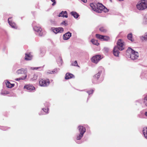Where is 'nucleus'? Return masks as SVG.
Returning a JSON list of instances; mask_svg holds the SVG:
<instances>
[{
  "label": "nucleus",
  "instance_id": "1",
  "mask_svg": "<svg viewBox=\"0 0 147 147\" xmlns=\"http://www.w3.org/2000/svg\"><path fill=\"white\" fill-rule=\"evenodd\" d=\"M117 47H115L113 49V54L116 56H118L119 55V50H123L124 49V42L121 39H119L117 42Z\"/></svg>",
  "mask_w": 147,
  "mask_h": 147
},
{
  "label": "nucleus",
  "instance_id": "2",
  "mask_svg": "<svg viewBox=\"0 0 147 147\" xmlns=\"http://www.w3.org/2000/svg\"><path fill=\"white\" fill-rule=\"evenodd\" d=\"M127 52L129 53V57L132 60L137 59L139 57L138 53L135 51L130 48H128L127 50Z\"/></svg>",
  "mask_w": 147,
  "mask_h": 147
},
{
  "label": "nucleus",
  "instance_id": "3",
  "mask_svg": "<svg viewBox=\"0 0 147 147\" xmlns=\"http://www.w3.org/2000/svg\"><path fill=\"white\" fill-rule=\"evenodd\" d=\"M136 7L139 10H143L147 8V0H142L138 3Z\"/></svg>",
  "mask_w": 147,
  "mask_h": 147
},
{
  "label": "nucleus",
  "instance_id": "4",
  "mask_svg": "<svg viewBox=\"0 0 147 147\" xmlns=\"http://www.w3.org/2000/svg\"><path fill=\"white\" fill-rule=\"evenodd\" d=\"M27 70L26 69L22 68L18 69L16 71L17 73L18 74H22L23 76L22 77H20L19 78H17L15 80L16 81H19L20 80H24L27 77L26 75Z\"/></svg>",
  "mask_w": 147,
  "mask_h": 147
},
{
  "label": "nucleus",
  "instance_id": "5",
  "mask_svg": "<svg viewBox=\"0 0 147 147\" xmlns=\"http://www.w3.org/2000/svg\"><path fill=\"white\" fill-rule=\"evenodd\" d=\"M39 84L42 87H47L50 83L49 80L48 79H41L39 81Z\"/></svg>",
  "mask_w": 147,
  "mask_h": 147
},
{
  "label": "nucleus",
  "instance_id": "6",
  "mask_svg": "<svg viewBox=\"0 0 147 147\" xmlns=\"http://www.w3.org/2000/svg\"><path fill=\"white\" fill-rule=\"evenodd\" d=\"M95 36L97 38L101 40L107 41L110 39V38L108 36H103L98 34H96Z\"/></svg>",
  "mask_w": 147,
  "mask_h": 147
},
{
  "label": "nucleus",
  "instance_id": "7",
  "mask_svg": "<svg viewBox=\"0 0 147 147\" xmlns=\"http://www.w3.org/2000/svg\"><path fill=\"white\" fill-rule=\"evenodd\" d=\"M101 59L100 55H98L93 56L91 58V61L92 62L97 63Z\"/></svg>",
  "mask_w": 147,
  "mask_h": 147
},
{
  "label": "nucleus",
  "instance_id": "8",
  "mask_svg": "<svg viewBox=\"0 0 147 147\" xmlns=\"http://www.w3.org/2000/svg\"><path fill=\"white\" fill-rule=\"evenodd\" d=\"M51 29L55 34L62 33L63 31V29L61 27L52 28Z\"/></svg>",
  "mask_w": 147,
  "mask_h": 147
},
{
  "label": "nucleus",
  "instance_id": "9",
  "mask_svg": "<svg viewBox=\"0 0 147 147\" xmlns=\"http://www.w3.org/2000/svg\"><path fill=\"white\" fill-rule=\"evenodd\" d=\"M34 30L37 32L38 35L40 36H42L43 35V33L42 31V29L41 27L35 26L34 27Z\"/></svg>",
  "mask_w": 147,
  "mask_h": 147
},
{
  "label": "nucleus",
  "instance_id": "10",
  "mask_svg": "<svg viewBox=\"0 0 147 147\" xmlns=\"http://www.w3.org/2000/svg\"><path fill=\"white\" fill-rule=\"evenodd\" d=\"M96 11L98 13H101L102 11L103 8L104 7V6L101 3H98L96 5Z\"/></svg>",
  "mask_w": 147,
  "mask_h": 147
},
{
  "label": "nucleus",
  "instance_id": "11",
  "mask_svg": "<svg viewBox=\"0 0 147 147\" xmlns=\"http://www.w3.org/2000/svg\"><path fill=\"white\" fill-rule=\"evenodd\" d=\"M12 18H8V21L9 25L13 28L15 29H17L18 26L14 22L10 20Z\"/></svg>",
  "mask_w": 147,
  "mask_h": 147
},
{
  "label": "nucleus",
  "instance_id": "12",
  "mask_svg": "<svg viewBox=\"0 0 147 147\" xmlns=\"http://www.w3.org/2000/svg\"><path fill=\"white\" fill-rule=\"evenodd\" d=\"M24 89H26L29 91H31L35 89V87L32 85L30 84L26 85L24 87Z\"/></svg>",
  "mask_w": 147,
  "mask_h": 147
},
{
  "label": "nucleus",
  "instance_id": "13",
  "mask_svg": "<svg viewBox=\"0 0 147 147\" xmlns=\"http://www.w3.org/2000/svg\"><path fill=\"white\" fill-rule=\"evenodd\" d=\"M71 33L68 32L63 35V39L64 40H67L71 36Z\"/></svg>",
  "mask_w": 147,
  "mask_h": 147
},
{
  "label": "nucleus",
  "instance_id": "14",
  "mask_svg": "<svg viewBox=\"0 0 147 147\" xmlns=\"http://www.w3.org/2000/svg\"><path fill=\"white\" fill-rule=\"evenodd\" d=\"M32 56L30 53H26L24 59L26 61L31 60L32 58Z\"/></svg>",
  "mask_w": 147,
  "mask_h": 147
},
{
  "label": "nucleus",
  "instance_id": "15",
  "mask_svg": "<svg viewBox=\"0 0 147 147\" xmlns=\"http://www.w3.org/2000/svg\"><path fill=\"white\" fill-rule=\"evenodd\" d=\"M78 128H79V130L80 133H82L84 134V133L86 131V129L85 128L81 125L79 126L78 127Z\"/></svg>",
  "mask_w": 147,
  "mask_h": 147
},
{
  "label": "nucleus",
  "instance_id": "16",
  "mask_svg": "<svg viewBox=\"0 0 147 147\" xmlns=\"http://www.w3.org/2000/svg\"><path fill=\"white\" fill-rule=\"evenodd\" d=\"M74 76V75L70 73H68L65 74V79L66 80H67L71 78H72Z\"/></svg>",
  "mask_w": 147,
  "mask_h": 147
},
{
  "label": "nucleus",
  "instance_id": "17",
  "mask_svg": "<svg viewBox=\"0 0 147 147\" xmlns=\"http://www.w3.org/2000/svg\"><path fill=\"white\" fill-rule=\"evenodd\" d=\"M62 13H63V15H62L63 17H65L66 18L68 17L67 13L66 11H62L59 13L58 16V17H60V16H61Z\"/></svg>",
  "mask_w": 147,
  "mask_h": 147
},
{
  "label": "nucleus",
  "instance_id": "18",
  "mask_svg": "<svg viewBox=\"0 0 147 147\" xmlns=\"http://www.w3.org/2000/svg\"><path fill=\"white\" fill-rule=\"evenodd\" d=\"M70 13L72 16H73L76 18H78L79 16L78 14L76 12L72 11Z\"/></svg>",
  "mask_w": 147,
  "mask_h": 147
},
{
  "label": "nucleus",
  "instance_id": "19",
  "mask_svg": "<svg viewBox=\"0 0 147 147\" xmlns=\"http://www.w3.org/2000/svg\"><path fill=\"white\" fill-rule=\"evenodd\" d=\"M127 39L132 42L134 41V39L133 38L132 34L131 33L128 34L127 36Z\"/></svg>",
  "mask_w": 147,
  "mask_h": 147
},
{
  "label": "nucleus",
  "instance_id": "20",
  "mask_svg": "<svg viewBox=\"0 0 147 147\" xmlns=\"http://www.w3.org/2000/svg\"><path fill=\"white\" fill-rule=\"evenodd\" d=\"M7 87L8 88H11L14 86V84H11L9 81L6 82Z\"/></svg>",
  "mask_w": 147,
  "mask_h": 147
},
{
  "label": "nucleus",
  "instance_id": "21",
  "mask_svg": "<svg viewBox=\"0 0 147 147\" xmlns=\"http://www.w3.org/2000/svg\"><path fill=\"white\" fill-rule=\"evenodd\" d=\"M143 131L144 137L147 139V127H144Z\"/></svg>",
  "mask_w": 147,
  "mask_h": 147
},
{
  "label": "nucleus",
  "instance_id": "22",
  "mask_svg": "<svg viewBox=\"0 0 147 147\" xmlns=\"http://www.w3.org/2000/svg\"><path fill=\"white\" fill-rule=\"evenodd\" d=\"M96 4L94 5V4L91 3L90 4V6L92 8V9L94 11H96Z\"/></svg>",
  "mask_w": 147,
  "mask_h": 147
},
{
  "label": "nucleus",
  "instance_id": "23",
  "mask_svg": "<svg viewBox=\"0 0 147 147\" xmlns=\"http://www.w3.org/2000/svg\"><path fill=\"white\" fill-rule=\"evenodd\" d=\"M91 42L94 45H98L99 44L98 42V40H95L94 39H92L91 40Z\"/></svg>",
  "mask_w": 147,
  "mask_h": 147
},
{
  "label": "nucleus",
  "instance_id": "24",
  "mask_svg": "<svg viewBox=\"0 0 147 147\" xmlns=\"http://www.w3.org/2000/svg\"><path fill=\"white\" fill-rule=\"evenodd\" d=\"M101 72H99L96 74L94 77V79L98 80L99 78Z\"/></svg>",
  "mask_w": 147,
  "mask_h": 147
},
{
  "label": "nucleus",
  "instance_id": "25",
  "mask_svg": "<svg viewBox=\"0 0 147 147\" xmlns=\"http://www.w3.org/2000/svg\"><path fill=\"white\" fill-rule=\"evenodd\" d=\"M99 30L100 32L103 33H105L107 32V29L105 27H103L100 28Z\"/></svg>",
  "mask_w": 147,
  "mask_h": 147
},
{
  "label": "nucleus",
  "instance_id": "26",
  "mask_svg": "<svg viewBox=\"0 0 147 147\" xmlns=\"http://www.w3.org/2000/svg\"><path fill=\"white\" fill-rule=\"evenodd\" d=\"M84 134L82 133H80V134L77 137V140H80L82 138Z\"/></svg>",
  "mask_w": 147,
  "mask_h": 147
},
{
  "label": "nucleus",
  "instance_id": "27",
  "mask_svg": "<svg viewBox=\"0 0 147 147\" xmlns=\"http://www.w3.org/2000/svg\"><path fill=\"white\" fill-rule=\"evenodd\" d=\"M38 76L36 74H34L33 75V77L31 79L32 80H36L37 79Z\"/></svg>",
  "mask_w": 147,
  "mask_h": 147
},
{
  "label": "nucleus",
  "instance_id": "28",
  "mask_svg": "<svg viewBox=\"0 0 147 147\" xmlns=\"http://www.w3.org/2000/svg\"><path fill=\"white\" fill-rule=\"evenodd\" d=\"M144 105L147 106V96L144 98Z\"/></svg>",
  "mask_w": 147,
  "mask_h": 147
},
{
  "label": "nucleus",
  "instance_id": "29",
  "mask_svg": "<svg viewBox=\"0 0 147 147\" xmlns=\"http://www.w3.org/2000/svg\"><path fill=\"white\" fill-rule=\"evenodd\" d=\"M49 110V108H45L42 109L43 111L46 113H48Z\"/></svg>",
  "mask_w": 147,
  "mask_h": 147
},
{
  "label": "nucleus",
  "instance_id": "30",
  "mask_svg": "<svg viewBox=\"0 0 147 147\" xmlns=\"http://www.w3.org/2000/svg\"><path fill=\"white\" fill-rule=\"evenodd\" d=\"M72 65L74 66L79 67V65L78 64L77 61H75L73 63H72Z\"/></svg>",
  "mask_w": 147,
  "mask_h": 147
},
{
  "label": "nucleus",
  "instance_id": "31",
  "mask_svg": "<svg viewBox=\"0 0 147 147\" xmlns=\"http://www.w3.org/2000/svg\"><path fill=\"white\" fill-rule=\"evenodd\" d=\"M94 91V90H93L91 89L90 90L87 91V92L88 94L89 95H90V94H92L93 93Z\"/></svg>",
  "mask_w": 147,
  "mask_h": 147
},
{
  "label": "nucleus",
  "instance_id": "32",
  "mask_svg": "<svg viewBox=\"0 0 147 147\" xmlns=\"http://www.w3.org/2000/svg\"><path fill=\"white\" fill-rule=\"evenodd\" d=\"M102 11L105 12H107L108 11V10L104 6V7L103 8Z\"/></svg>",
  "mask_w": 147,
  "mask_h": 147
},
{
  "label": "nucleus",
  "instance_id": "33",
  "mask_svg": "<svg viewBox=\"0 0 147 147\" xmlns=\"http://www.w3.org/2000/svg\"><path fill=\"white\" fill-rule=\"evenodd\" d=\"M146 34L144 36L142 37V38L144 39V40H147V33H146Z\"/></svg>",
  "mask_w": 147,
  "mask_h": 147
},
{
  "label": "nucleus",
  "instance_id": "34",
  "mask_svg": "<svg viewBox=\"0 0 147 147\" xmlns=\"http://www.w3.org/2000/svg\"><path fill=\"white\" fill-rule=\"evenodd\" d=\"M61 25H65L66 26V23L65 21H63V22H61Z\"/></svg>",
  "mask_w": 147,
  "mask_h": 147
},
{
  "label": "nucleus",
  "instance_id": "35",
  "mask_svg": "<svg viewBox=\"0 0 147 147\" xmlns=\"http://www.w3.org/2000/svg\"><path fill=\"white\" fill-rule=\"evenodd\" d=\"M84 3H86L87 2V0H81Z\"/></svg>",
  "mask_w": 147,
  "mask_h": 147
},
{
  "label": "nucleus",
  "instance_id": "36",
  "mask_svg": "<svg viewBox=\"0 0 147 147\" xmlns=\"http://www.w3.org/2000/svg\"><path fill=\"white\" fill-rule=\"evenodd\" d=\"M40 68V67H35L34 68V69H38L39 68Z\"/></svg>",
  "mask_w": 147,
  "mask_h": 147
},
{
  "label": "nucleus",
  "instance_id": "37",
  "mask_svg": "<svg viewBox=\"0 0 147 147\" xmlns=\"http://www.w3.org/2000/svg\"><path fill=\"white\" fill-rule=\"evenodd\" d=\"M9 92L8 91H6L5 92V94H9Z\"/></svg>",
  "mask_w": 147,
  "mask_h": 147
},
{
  "label": "nucleus",
  "instance_id": "38",
  "mask_svg": "<svg viewBox=\"0 0 147 147\" xmlns=\"http://www.w3.org/2000/svg\"><path fill=\"white\" fill-rule=\"evenodd\" d=\"M145 115L147 117V111L145 113Z\"/></svg>",
  "mask_w": 147,
  "mask_h": 147
},
{
  "label": "nucleus",
  "instance_id": "39",
  "mask_svg": "<svg viewBox=\"0 0 147 147\" xmlns=\"http://www.w3.org/2000/svg\"><path fill=\"white\" fill-rule=\"evenodd\" d=\"M63 13H62L61 14V16H60V17H63L62 15H63Z\"/></svg>",
  "mask_w": 147,
  "mask_h": 147
},
{
  "label": "nucleus",
  "instance_id": "40",
  "mask_svg": "<svg viewBox=\"0 0 147 147\" xmlns=\"http://www.w3.org/2000/svg\"><path fill=\"white\" fill-rule=\"evenodd\" d=\"M110 0V1H111L112 0Z\"/></svg>",
  "mask_w": 147,
  "mask_h": 147
}]
</instances>
